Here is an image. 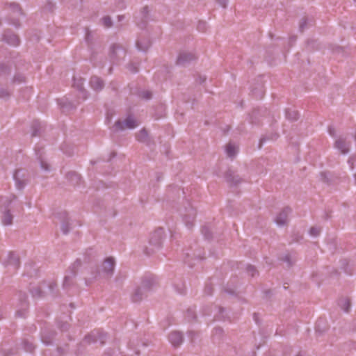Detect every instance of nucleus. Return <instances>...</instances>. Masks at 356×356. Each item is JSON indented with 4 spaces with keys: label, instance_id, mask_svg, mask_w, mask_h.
Instances as JSON below:
<instances>
[{
    "label": "nucleus",
    "instance_id": "1",
    "mask_svg": "<svg viewBox=\"0 0 356 356\" xmlns=\"http://www.w3.org/2000/svg\"><path fill=\"white\" fill-rule=\"evenodd\" d=\"M156 284V280L153 277L144 276L141 279L140 285L133 291L131 295V301L135 303L141 302L147 297L149 293L152 291Z\"/></svg>",
    "mask_w": 356,
    "mask_h": 356
},
{
    "label": "nucleus",
    "instance_id": "2",
    "mask_svg": "<svg viewBox=\"0 0 356 356\" xmlns=\"http://www.w3.org/2000/svg\"><path fill=\"white\" fill-rule=\"evenodd\" d=\"M179 212L186 226L188 229H191L195 224L197 214L196 209L192 206L189 201L186 200L183 205L179 209Z\"/></svg>",
    "mask_w": 356,
    "mask_h": 356
},
{
    "label": "nucleus",
    "instance_id": "3",
    "mask_svg": "<svg viewBox=\"0 0 356 356\" xmlns=\"http://www.w3.org/2000/svg\"><path fill=\"white\" fill-rule=\"evenodd\" d=\"M163 235L164 232L161 228L156 230L152 234L149 241V246L146 247L144 250V252L147 255H151L161 248Z\"/></svg>",
    "mask_w": 356,
    "mask_h": 356
},
{
    "label": "nucleus",
    "instance_id": "4",
    "mask_svg": "<svg viewBox=\"0 0 356 356\" xmlns=\"http://www.w3.org/2000/svg\"><path fill=\"white\" fill-rule=\"evenodd\" d=\"M115 260L112 257L106 258L101 267V269L97 268L96 272L93 276L94 279L102 277L106 279H110L114 273Z\"/></svg>",
    "mask_w": 356,
    "mask_h": 356
},
{
    "label": "nucleus",
    "instance_id": "5",
    "mask_svg": "<svg viewBox=\"0 0 356 356\" xmlns=\"http://www.w3.org/2000/svg\"><path fill=\"white\" fill-rule=\"evenodd\" d=\"M138 126V122L132 115H128L127 118L124 120H117L114 125L111 127V131L115 133L120 131H124L126 129H132Z\"/></svg>",
    "mask_w": 356,
    "mask_h": 356
},
{
    "label": "nucleus",
    "instance_id": "6",
    "mask_svg": "<svg viewBox=\"0 0 356 356\" xmlns=\"http://www.w3.org/2000/svg\"><path fill=\"white\" fill-rule=\"evenodd\" d=\"M46 286L48 287L50 293L52 295L56 294L55 290L57 288V284L54 282H49V284L43 282L38 286H33L30 289V292L33 298H42L44 296V292L43 289Z\"/></svg>",
    "mask_w": 356,
    "mask_h": 356
},
{
    "label": "nucleus",
    "instance_id": "7",
    "mask_svg": "<svg viewBox=\"0 0 356 356\" xmlns=\"http://www.w3.org/2000/svg\"><path fill=\"white\" fill-rule=\"evenodd\" d=\"M127 51L120 44H113L110 48L109 56L113 63H119L123 60L126 56Z\"/></svg>",
    "mask_w": 356,
    "mask_h": 356
},
{
    "label": "nucleus",
    "instance_id": "8",
    "mask_svg": "<svg viewBox=\"0 0 356 356\" xmlns=\"http://www.w3.org/2000/svg\"><path fill=\"white\" fill-rule=\"evenodd\" d=\"M81 266V261L76 259L70 267V274L65 275L63 282L64 289L70 288L74 284V278L76 274L78 268Z\"/></svg>",
    "mask_w": 356,
    "mask_h": 356
},
{
    "label": "nucleus",
    "instance_id": "9",
    "mask_svg": "<svg viewBox=\"0 0 356 356\" xmlns=\"http://www.w3.org/2000/svg\"><path fill=\"white\" fill-rule=\"evenodd\" d=\"M13 178L17 189L22 190L29 181V174L23 169H18L15 171Z\"/></svg>",
    "mask_w": 356,
    "mask_h": 356
},
{
    "label": "nucleus",
    "instance_id": "10",
    "mask_svg": "<svg viewBox=\"0 0 356 356\" xmlns=\"http://www.w3.org/2000/svg\"><path fill=\"white\" fill-rule=\"evenodd\" d=\"M106 338V334L99 331L93 330L90 334L86 335L83 339V343L91 344L97 341H100L101 345L104 344Z\"/></svg>",
    "mask_w": 356,
    "mask_h": 356
},
{
    "label": "nucleus",
    "instance_id": "11",
    "mask_svg": "<svg viewBox=\"0 0 356 356\" xmlns=\"http://www.w3.org/2000/svg\"><path fill=\"white\" fill-rule=\"evenodd\" d=\"M36 159L40 163V168L46 172L51 171V165L48 163L47 159L44 156V152L43 147H35V149Z\"/></svg>",
    "mask_w": 356,
    "mask_h": 356
},
{
    "label": "nucleus",
    "instance_id": "12",
    "mask_svg": "<svg viewBox=\"0 0 356 356\" xmlns=\"http://www.w3.org/2000/svg\"><path fill=\"white\" fill-rule=\"evenodd\" d=\"M56 218L61 223V231L64 234H67L70 229V218L67 211H63L56 213Z\"/></svg>",
    "mask_w": 356,
    "mask_h": 356
},
{
    "label": "nucleus",
    "instance_id": "13",
    "mask_svg": "<svg viewBox=\"0 0 356 356\" xmlns=\"http://www.w3.org/2000/svg\"><path fill=\"white\" fill-rule=\"evenodd\" d=\"M196 58L197 57L193 53L182 51L179 53L176 63L178 65L186 66Z\"/></svg>",
    "mask_w": 356,
    "mask_h": 356
},
{
    "label": "nucleus",
    "instance_id": "14",
    "mask_svg": "<svg viewBox=\"0 0 356 356\" xmlns=\"http://www.w3.org/2000/svg\"><path fill=\"white\" fill-rule=\"evenodd\" d=\"M1 40L9 45L16 47L19 44V37L10 30H6L3 32Z\"/></svg>",
    "mask_w": 356,
    "mask_h": 356
},
{
    "label": "nucleus",
    "instance_id": "15",
    "mask_svg": "<svg viewBox=\"0 0 356 356\" xmlns=\"http://www.w3.org/2000/svg\"><path fill=\"white\" fill-rule=\"evenodd\" d=\"M3 264L6 266H11L14 270H16L19 267V257L15 252H10L7 258L3 261Z\"/></svg>",
    "mask_w": 356,
    "mask_h": 356
},
{
    "label": "nucleus",
    "instance_id": "16",
    "mask_svg": "<svg viewBox=\"0 0 356 356\" xmlns=\"http://www.w3.org/2000/svg\"><path fill=\"white\" fill-rule=\"evenodd\" d=\"M225 178L230 186H237L243 181L242 178L232 170H228L225 172Z\"/></svg>",
    "mask_w": 356,
    "mask_h": 356
},
{
    "label": "nucleus",
    "instance_id": "17",
    "mask_svg": "<svg viewBox=\"0 0 356 356\" xmlns=\"http://www.w3.org/2000/svg\"><path fill=\"white\" fill-rule=\"evenodd\" d=\"M291 212V209L289 207H284L277 216L275 222L279 226H284L288 222V216Z\"/></svg>",
    "mask_w": 356,
    "mask_h": 356
},
{
    "label": "nucleus",
    "instance_id": "18",
    "mask_svg": "<svg viewBox=\"0 0 356 356\" xmlns=\"http://www.w3.org/2000/svg\"><path fill=\"white\" fill-rule=\"evenodd\" d=\"M168 339L173 346L178 347L182 343L184 337L181 332L174 331L169 334Z\"/></svg>",
    "mask_w": 356,
    "mask_h": 356
},
{
    "label": "nucleus",
    "instance_id": "19",
    "mask_svg": "<svg viewBox=\"0 0 356 356\" xmlns=\"http://www.w3.org/2000/svg\"><path fill=\"white\" fill-rule=\"evenodd\" d=\"M90 85L94 90L98 92L104 88V82L101 78L97 76H93L90 78Z\"/></svg>",
    "mask_w": 356,
    "mask_h": 356
},
{
    "label": "nucleus",
    "instance_id": "20",
    "mask_svg": "<svg viewBox=\"0 0 356 356\" xmlns=\"http://www.w3.org/2000/svg\"><path fill=\"white\" fill-rule=\"evenodd\" d=\"M349 143L342 138H339L334 143V147L343 154H346L349 152Z\"/></svg>",
    "mask_w": 356,
    "mask_h": 356
},
{
    "label": "nucleus",
    "instance_id": "21",
    "mask_svg": "<svg viewBox=\"0 0 356 356\" xmlns=\"http://www.w3.org/2000/svg\"><path fill=\"white\" fill-rule=\"evenodd\" d=\"M66 179L73 186L79 185L81 182V177L74 171L68 172L66 174Z\"/></svg>",
    "mask_w": 356,
    "mask_h": 356
},
{
    "label": "nucleus",
    "instance_id": "22",
    "mask_svg": "<svg viewBox=\"0 0 356 356\" xmlns=\"http://www.w3.org/2000/svg\"><path fill=\"white\" fill-rule=\"evenodd\" d=\"M151 46V41L148 38H140L136 41V47L139 51H146Z\"/></svg>",
    "mask_w": 356,
    "mask_h": 356
},
{
    "label": "nucleus",
    "instance_id": "23",
    "mask_svg": "<svg viewBox=\"0 0 356 356\" xmlns=\"http://www.w3.org/2000/svg\"><path fill=\"white\" fill-rule=\"evenodd\" d=\"M55 334H56V332L54 331H51V332H47V330L42 331V335H41L42 342L46 345L51 344Z\"/></svg>",
    "mask_w": 356,
    "mask_h": 356
},
{
    "label": "nucleus",
    "instance_id": "24",
    "mask_svg": "<svg viewBox=\"0 0 356 356\" xmlns=\"http://www.w3.org/2000/svg\"><path fill=\"white\" fill-rule=\"evenodd\" d=\"M136 139L140 143L149 144V138L147 131L145 128L140 129L136 134Z\"/></svg>",
    "mask_w": 356,
    "mask_h": 356
},
{
    "label": "nucleus",
    "instance_id": "25",
    "mask_svg": "<svg viewBox=\"0 0 356 356\" xmlns=\"http://www.w3.org/2000/svg\"><path fill=\"white\" fill-rule=\"evenodd\" d=\"M338 305L346 312H349L350 308V299L346 297L341 298L338 301Z\"/></svg>",
    "mask_w": 356,
    "mask_h": 356
},
{
    "label": "nucleus",
    "instance_id": "26",
    "mask_svg": "<svg viewBox=\"0 0 356 356\" xmlns=\"http://www.w3.org/2000/svg\"><path fill=\"white\" fill-rule=\"evenodd\" d=\"M26 82V77L23 74L16 73L10 81L11 85H19Z\"/></svg>",
    "mask_w": 356,
    "mask_h": 356
},
{
    "label": "nucleus",
    "instance_id": "27",
    "mask_svg": "<svg viewBox=\"0 0 356 356\" xmlns=\"http://www.w3.org/2000/svg\"><path fill=\"white\" fill-rule=\"evenodd\" d=\"M13 216L11 214L9 210H6L4 211L1 221L3 225H10L13 223Z\"/></svg>",
    "mask_w": 356,
    "mask_h": 356
},
{
    "label": "nucleus",
    "instance_id": "28",
    "mask_svg": "<svg viewBox=\"0 0 356 356\" xmlns=\"http://www.w3.org/2000/svg\"><path fill=\"white\" fill-rule=\"evenodd\" d=\"M148 13H149V9H148V7L147 6H145L141 13H140V15H141V22L140 23H138V26H140L141 28H143L146 22H147V18H148Z\"/></svg>",
    "mask_w": 356,
    "mask_h": 356
},
{
    "label": "nucleus",
    "instance_id": "29",
    "mask_svg": "<svg viewBox=\"0 0 356 356\" xmlns=\"http://www.w3.org/2000/svg\"><path fill=\"white\" fill-rule=\"evenodd\" d=\"M225 151L227 156L233 158L236 156L237 153V147L232 143H228L226 145Z\"/></svg>",
    "mask_w": 356,
    "mask_h": 356
},
{
    "label": "nucleus",
    "instance_id": "30",
    "mask_svg": "<svg viewBox=\"0 0 356 356\" xmlns=\"http://www.w3.org/2000/svg\"><path fill=\"white\" fill-rule=\"evenodd\" d=\"M286 118L291 121L297 120L299 118L298 113L295 110L288 108L286 110Z\"/></svg>",
    "mask_w": 356,
    "mask_h": 356
},
{
    "label": "nucleus",
    "instance_id": "31",
    "mask_svg": "<svg viewBox=\"0 0 356 356\" xmlns=\"http://www.w3.org/2000/svg\"><path fill=\"white\" fill-rule=\"evenodd\" d=\"M73 86L77 89L78 91L84 89L83 88V83H84V79L83 78H76L75 76L73 77Z\"/></svg>",
    "mask_w": 356,
    "mask_h": 356
},
{
    "label": "nucleus",
    "instance_id": "32",
    "mask_svg": "<svg viewBox=\"0 0 356 356\" xmlns=\"http://www.w3.org/2000/svg\"><path fill=\"white\" fill-rule=\"evenodd\" d=\"M23 346H24V350L26 352H30V353H31L35 348V346L33 345V343L27 339H26L23 341Z\"/></svg>",
    "mask_w": 356,
    "mask_h": 356
},
{
    "label": "nucleus",
    "instance_id": "33",
    "mask_svg": "<svg viewBox=\"0 0 356 356\" xmlns=\"http://www.w3.org/2000/svg\"><path fill=\"white\" fill-rule=\"evenodd\" d=\"M138 96L145 100H149L152 97V93L149 90H141L138 92Z\"/></svg>",
    "mask_w": 356,
    "mask_h": 356
},
{
    "label": "nucleus",
    "instance_id": "34",
    "mask_svg": "<svg viewBox=\"0 0 356 356\" xmlns=\"http://www.w3.org/2000/svg\"><path fill=\"white\" fill-rule=\"evenodd\" d=\"M12 92L8 90L7 88L0 87V98L9 99L11 96Z\"/></svg>",
    "mask_w": 356,
    "mask_h": 356
},
{
    "label": "nucleus",
    "instance_id": "35",
    "mask_svg": "<svg viewBox=\"0 0 356 356\" xmlns=\"http://www.w3.org/2000/svg\"><path fill=\"white\" fill-rule=\"evenodd\" d=\"M10 72V68L5 64L0 63V77L6 76Z\"/></svg>",
    "mask_w": 356,
    "mask_h": 356
},
{
    "label": "nucleus",
    "instance_id": "36",
    "mask_svg": "<svg viewBox=\"0 0 356 356\" xmlns=\"http://www.w3.org/2000/svg\"><path fill=\"white\" fill-rule=\"evenodd\" d=\"M31 128H32V133H31L32 137H35V136H38L40 135L39 133H40V124L38 122H33Z\"/></svg>",
    "mask_w": 356,
    "mask_h": 356
},
{
    "label": "nucleus",
    "instance_id": "37",
    "mask_svg": "<svg viewBox=\"0 0 356 356\" xmlns=\"http://www.w3.org/2000/svg\"><path fill=\"white\" fill-rule=\"evenodd\" d=\"M278 137L277 134L272 135L270 137L262 136L259 140V148L261 149L263 144L268 140H275Z\"/></svg>",
    "mask_w": 356,
    "mask_h": 356
},
{
    "label": "nucleus",
    "instance_id": "38",
    "mask_svg": "<svg viewBox=\"0 0 356 356\" xmlns=\"http://www.w3.org/2000/svg\"><path fill=\"white\" fill-rule=\"evenodd\" d=\"M246 271H247L248 274L252 277H254L256 275L258 274L257 270L252 265H248L246 267Z\"/></svg>",
    "mask_w": 356,
    "mask_h": 356
},
{
    "label": "nucleus",
    "instance_id": "39",
    "mask_svg": "<svg viewBox=\"0 0 356 356\" xmlns=\"http://www.w3.org/2000/svg\"><path fill=\"white\" fill-rule=\"evenodd\" d=\"M186 318L188 321H192L196 318L195 312L192 309H188L186 311Z\"/></svg>",
    "mask_w": 356,
    "mask_h": 356
},
{
    "label": "nucleus",
    "instance_id": "40",
    "mask_svg": "<svg viewBox=\"0 0 356 356\" xmlns=\"http://www.w3.org/2000/svg\"><path fill=\"white\" fill-rule=\"evenodd\" d=\"M102 24L106 28H110L113 25L111 18L109 16H104L102 19Z\"/></svg>",
    "mask_w": 356,
    "mask_h": 356
},
{
    "label": "nucleus",
    "instance_id": "41",
    "mask_svg": "<svg viewBox=\"0 0 356 356\" xmlns=\"http://www.w3.org/2000/svg\"><path fill=\"white\" fill-rule=\"evenodd\" d=\"M321 232V228L320 227H312L309 229V234L312 236L316 237L318 236Z\"/></svg>",
    "mask_w": 356,
    "mask_h": 356
},
{
    "label": "nucleus",
    "instance_id": "42",
    "mask_svg": "<svg viewBox=\"0 0 356 356\" xmlns=\"http://www.w3.org/2000/svg\"><path fill=\"white\" fill-rule=\"evenodd\" d=\"M213 285L211 283H207L204 289V293L206 296H211L213 293Z\"/></svg>",
    "mask_w": 356,
    "mask_h": 356
},
{
    "label": "nucleus",
    "instance_id": "43",
    "mask_svg": "<svg viewBox=\"0 0 356 356\" xmlns=\"http://www.w3.org/2000/svg\"><path fill=\"white\" fill-rule=\"evenodd\" d=\"M10 9L13 11V13H16L17 14L22 15V10L19 4L15 3H12L10 4Z\"/></svg>",
    "mask_w": 356,
    "mask_h": 356
},
{
    "label": "nucleus",
    "instance_id": "44",
    "mask_svg": "<svg viewBox=\"0 0 356 356\" xmlns=\"http://www.w3.org/2000/svg\"><path fill=\"white\" fill-rule=\"evenodd\" d=\"M85 40L86 42L90 45L92 43V35L91 31L89 30L88 28H86V37Z\"/></svg>",
    "mask_w": 356,
    "mask_h": 356
},
{
    "label": "nucleus",
    "instance_id": "45",
    "mask_svg": "<svg viewBox=\"0 0 356 356\" xmlns=\"http://www.w3.org/2000/svg\"><path fill=\"white\" fill-rule=\"evenodd\" d=\"M126 278V275L119 273L115 278L116 284L122 285Z\"/></svg>",
    "mask_w": 356,
    "mask_h": 356
},
{
    "label": "nucleus",
    "instance_id": "46",
    "mask_svg": "<svg viewBox=\"0 0 356 356\" xmlns=\"http://www.w3.org/2000/svg\"><path fill=\"white\" fill-rule=\"evenodd\" d=\"M201 232L207 239H209L211 238V232H210V229L207 226H203L201 229Z\"/></svg>",
    "mask_w": 356,
    "mask_h": 356
},
{
    "label": "nucleus",
    "instance_id": "47",
    "mask_svg": "<svg viewBox=\"0 0 356 356\" xmlns=\"http://www.w3.org/2000/svg\"><path fill=\"white\" fill-rule=\"evenodd\" d=\"M127 69L131 72V73H136L138 72V67L137 64H135L134 63H130L127 65Z\"/></svg>",
    "mask_w": 356,
    "mask_h": 356
},
{
    "label": "nucleus",
    "instance_id": "48",
    "mask_svg": "<svg viewBox=\"0 0 356 356\" xmlns=\"http://www.w3.org/2000/svg\"><path fill=\"white\" fill-rule=\"evenodd\" d=\"M223 334V330L221 327H215L213 331V337H218L220 338Z\"/></svg>",
    "mask_w": 356,
    "mask_h": 356
},
{
    "label": "nucleus",
    "instance_id": "49",
    "mask_svg": "<svg viewBox=\"0 0 356 356\" xmlns=\"http://www.w3.org/2000/svg\"><path fill=\"white\" fill-rule=\"evenodd\" d=\"M188 336L190 338L191 342L194 343L195 339L199 336L198 333L194 331L188 332Z\"/></svg>",
    "mask_w": 356,
    "mask_h": 356
},
{
    "label": "nucleus",
    "instance_id": "50",
    "mask_svg": "<svg viewBox=\"0 0 356 356\" xmlns=\"http://www.w3.org/2000/svg\"><path fill=\"white\" fill-rule=\"evenodd\" d=\"M79 98L82 99V100H86L88 98V92L85 88L79 90Z\"/></svg>",
    "mask_w": 356,
    "mask_h": 356
},
{
    "label": "nucleus",
    "instance_id": "51",
    "mask_svg": "<svg viewBox=\"0 0 356 356\" xmlns=\"http://www.w3.org/2000/svg\"><path fill=\"white\" fill-rule=\"evenodd\" d=\"M307 18L303 17L300 22L299 29H300V31L302 32L304 31V29L307 27Z\"/></svg>",
    "mask_w": 356,
    "mask_h": 356
},
{
    "label": "nucleus",
    "instance_id": "52",
    "mask_svg": "<svg viewBox=\"0 0 356 356\" xmlns=\"http://www.w3.org/2000/svg\"><path fill=\"white\" fill-rule=\"evenodd\" d=\"M197 29L200 31L204 32L206 31V29H207V24H206V23L204 22H199V23L197 24Z\"/></svg>",
    "mask_w": 356,
    "mask_h": 356
},
{
    "label": "nucleus",
    "instance_id": "53",
    "mask_svg": "<svg viewBox=\"0 0 356 356\" xmlns=\"http://www.w3.org/2000/svg\"><path fill=\"white\" fill-rule=\"evenodd\" d=\"M282 260L288 264V267H290L293 265V262L291 259V257L289 254H286Z\"/></svg>",
    "mask_w": 356,
    "mask_h": 356
},
{
    "label": "nucleus",
    "instance_id": "54",
    "mask_svg": "<svg viewBox=\"0 0 356 356\" xmlns=\"http://www.w3.org/2000/svg\"><path fill=\"white\" fill-rule=\"evenodd\" d=\"M185 254H186V258L185 259V262L187 263L191 267H192L193 266V264L191 263V261H190V259L188 258L191 257L192 258L193 257H195L196 255L194 253H193L191 255L188 252H186Z\"/></svg>",
    "mask_w": 356,
    "mask_h": 356
},
{
    "label": "nucleus",
    "instance_id": "55",
    "mask_svg": "<svg viewBox=\"0 0 356 356\" xmlns=\"http://www.w3.org/2000/svg\"><path fill=\"white\" fill-rule=\"evenodd\" d=\"M19 298H20V301L22 302V306L26 307H27V303H26L27 296H26V295L23 294V295H22V296H20Z\"/></svg>",
    "mask_w": 356,
    "mask_h": 356
},
{
    "label": "nucleus",
    "instance_id": "56",
    "mask_svg": "<svg viewBox=\"0 0 356 356\" xmlns=\"http://www.w3.org/2000/svg\"><path fill=\"white\" fill-rule=\"evenodd\" d=\"M10 24H13V26L16 27L19 26V19H9Z\"/></svg>",
    "mask_w": 356,
    "mask_h": 356
},
{
    "label": "nucleus",
    "instance_id": "57",
    "mask_svg": "<svg viewBox=\"0 0 356 356\" xmlns=\"http://www.w3.org/2000/svg\"><path fill=\"white\" fill-rule=\"evenodd\" d=\"M216 1L218 3L220 6H221L223 8H226L227 0H216Z\"/></svg>",
    "mask_w": 356,
    "mask_h": 356
},
{
    "label": "nucleus",
    "instance_id": "58",
    "mask_svg": "<svg viewBox=\"0 0 356 356\" xmlns=\"http://www.w3.org/2000/svg\"><path fill=\"white\" fill-rule=\"evenodd\" d=\"M63 108H67L68 109H72V108H75V106H74L72 103L69 102V103H65L63 105Z\"/></svg>",
    "mask_w": 356,
    "mask_h": 356
},
{
    "label": "nucleus",
    "instance_id": "59",
    "mask_svg": "<svg viewBox=\"0 0 356 356\" xmlns=\"http://www.w3.org/2000/svg\"><path fill=\"white\" fill-rule=\"evenodd\" d=\"M25 309L18 310L17 311L16 314L19 317H24L25 316Z\"/></svg>",
    "mask_w": 356,
    "mask_h": 356
},
{
    "label": "nucleus",
    "instance_id": "60",
    "mask_svg": "<svg viewBox=\"0 0 356 356\" xmlns=\"http://www.w3.org/2000/svg\"><path fill=\"white\" fill-rule=\"evenodd\" d=\"M328 131L332 136H335V130L333 127H330L328 129Z\"/></svg>",
    "mask_w": 356,
    "mask_h": 356
},
{
    "label": "nucleus",
    "instance_id": "61",
    "mask_svg": "<svg viewBox=\"0 0 356 356\" xmlns=\"http://www.w3.org/2000/svg\"><path fill=\"white\" fill-rule=\"evenodd\" d=\"M177 291L180 293V294H183L185 293V287H184V285L182 284V286L177 289Z\"/></svg>",
    "mask_w": 356,
    "mask_h": 356
},
{
    "label": "nucleus",
    "instance_id": "62",
    "mask_svg": "<svg viewBox=\"0 0 356 356\" xmlns=\"http://www.w3.org/2000/svg\"><path fill=\"white\" fill-rule=\"evenodd\" d=\"M60 329L62 330H67L69 328V325L67 323H63L62 325L60 326Z\"/></svg>",
    "mask_w": 356,
    "mask_h": 356
},
{
    "label": "nucleus",
    "instance_id": "63",
    "mask_svg": "<svg viewBox=\"0 0 356 356\" xmlns=\"http://www.w3.org/2000/svg\"><path fill=\"white\" fill-rule=\"evenodd\" d=\"M259 113V110L254 109L252 113V117L256 116Z\"/></svg>",
    "mask_w": 356,
    "mask_h": 356
},
{
    "label": "nucleus",
    "instance_id": "64",
    "mask_svg": "<svg viewBox=\"0 0 356 356\" xmlns=\"http://www.w3.org/2000/svg\"><path fill=\"white\" fill-rule=\"evenodd\" d=\"M296 356H307L305 353L300 352Z\"/></svg>",
    "mask_w": 356,
    "mask_h": 356
}]
</instances>
